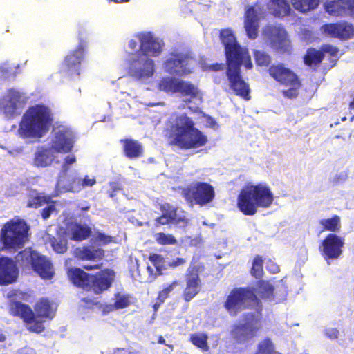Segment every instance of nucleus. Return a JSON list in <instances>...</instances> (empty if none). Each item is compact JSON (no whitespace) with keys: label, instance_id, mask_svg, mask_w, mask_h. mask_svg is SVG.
Listing matches in <instances>:
<instances>
[{"label":"nucleus","instance_id":"15","mask_svg":"<svg viewBox=\"0 0 354 354\" xmlns=\"http://www.w3.org/2000/svg\"><path fill=\"white\" fill-rule=\"evenodd\" d=\"M86 44L82 33H79V44L70 52L62 64V71L69 77L80 75L81 63L84 58Z\"/></svg>","mask_w":354,"mask_h":354},{"label":"nucleus","instance_id":"45","mask_svg":"<svg viewBox=\"0 0 354 354\" xmlns=\"http://www.w3.org/2000/svg\"><path fill=\"white\" fill-rule=\"evenodd\" d=\"M272 1L277 6L275 8V12L279 17H284L290 14V8L286 0H272Z\"/></svg>","mask_w":354,"mask_h":354},{"label":"nucleus","instance_id":"24","mask_svg":"<svg viewBox=\"0 0 354 354\" xmlns=\"http://www.w3.org/2000/svg\"><path fill=\"white\" fill-rule=\"evenodd\" d=\"M155 71V63L148 56L139 53L138 58L133 59L129 67V72L132 76L141 79L151 77Z\"/></svg>","mask_w":354,"mask_h":354},{"label":"nucleus","instance_id":"27","mask_svg":"<svg viewBox=\"0 0 354 354\" xmlns=\"http://www.w3.org/2000/svg\"><path fill=\"white\" fill-rule=\"evenodd\" d=\"M324 6L326 12L335 17L342 16L346 11L354 15V0H327Z\"/></svg>","mask_w":354,"mask_h":354},{"label":"nucleus","instance_id":"51","mask_svg":"<svg viewBox=\"0 0 354 354\" xmlns=\"http://www.w3.org/2000/svg\"><path fill=\"white\" fill-rule=\"evenodd\" d=\"M321 50L324 53V55H325V53L329 54L333 57H337L339 51L337 47L328 44H323L321 46Z\"/></svg>","mask_w":354,"mask_h":354},{"label":"nucleus","instance_id":"30","mask_svg":"<svg viewBox=\"0 0 354 354\" xmlns=\"http://www.w3.org/2000/svg\"><path fill=\"white\" fill-rule=\"evenodd\" d=\"M124 155L129 159H137L142 156L144 149L142 144L132 138L120 140Z\"/></svg>","mask_w":354,"mask_h":354},{"label":"nucleus","instance_id":"29","mask_svg":"<svg viewBox=\"0 0 354 354\" xmlns=\"http://www.w3.org/2000/svg\"><path fill=\"white\" fill-rule=\"evenodd\" d=\"M53 149L39 147L34 153L32 165L36 167L44 168L51 165L55 160Z\"/></svg>","mask_w":354,"mask_h":354},{"label":"nucleus","instance_id":"61","mask_svg":"<svg viewBox=\"0 0 354 354\" xmlns=\"http://www.w3.org/2000/svg\"><path fill=\"white\" fill-rule=\"evenodd\" d=\"M138 40L131 39L129 42V47L132 50H136L138 47Z\"/></svg>","mask_w":354,"mask_h":354},{"label":"nucleus","instance_id":"8","mask_svg":"<svg viewBox=\"0 0 354 354\" xmlns=\"http://www.w3.org/2000/svg\"><path fill=\"white\" fill-rule=\"evenodd\" d=\"M16 261L24 268H31L42 279H51L54 276L50 261L31 248H26L19 252Z\"/></svg>","mask_w":354,"mask_h":354},{"label":"nucleus","instance_id":"6","mask_svg":"<svg viewBox=\"0 0 354 354\" xmlns=\"http://www.w3.org/2000/svg\"><path fill=\"white\" fill-rule=\"evenodd\" d=\"M30 226L19 216H15L4 223L0 230V243L3 248L17 251L24 248L28 241Z\"/></svg>","mask_w":354,"mask_h":354},{"label":"nucleus","instance_id":"32","mask_svg":"<svg viewBox=\"0 0 354 354\" xmlns=\"http://www.w3.org/2000/svg\"><path fill=\"white\" fill-rule=\"evenodd\" d=\"M319 224L322 227V232L328 231L335 234L342 228L341 218L337 214H334L330 218L320 219Z\"/></svg>","mask_w":354,"mask_h":354},{"label":"nucleus","instance_id":"57","mask_svg":"<svg viewBox=\"0 0 354 354\" xmlns=\"http://www.w3.org/2000/svg\"><path fill=\"white\" fill-rule=\"evenodd\" d=\"M225 64L223 63H214L208 66L209 70L212 71H220L223 70Z\"/></svg>","mask_w":354,"mask_h":354},{"label":"nucleus","instance_id":"23","mask_svg":"<svg viewBox=\"0 0 354 354\" xmlns=\"http://www.w3.org/2000/svg\"><path fill=\"white\" fill-rule=\"evenodd\" d=\"M160 210L162 214L155 219L156 227L169 224L179 225L183 227L187 225L188 219L185 216H178L177 214V208L169 203H165L161 204Z\"/></svg>","mask_w":354,"mask_h":354},{"label":"nucleus","instance_id":"58","mask_svg":"<svg viewBox=\"0 0 354 354\" xmlns=\"http://www.w3.org/2000/svg\"><path fill=\"white\" fill-rule=\"evenodd\" d=\"M277 33V37H279V43L281 44L283 41L284 40V31H283L282 32V30H280V29H278V28H272V33Z\"/></svg>","mask_w":354,"mask_h":354},{"label":"nucleus","instance_id":"63","mask_svg":"<svg viewBox=\"0 0 354 354\" xmlns=\"http://www.w3.org/2000/svg\"><path fill=\"white\" fill-rule=\"evenodd\" d=\"M163 302H160V301H157V302L153 304V310L154 311H157L160 307V306L162 304Z\"/></svg>","mask_w":354,"mask_h":354},{"label":"nucleus","instance_id":"54","mask_svg":"<svg viewBox=\"0 0 354 354\" xmlns=\"http://www.w3.org/2000/svg\"><path fill=\"white\" fill-rule=\"evenodd\" d=\"M109 186L111 190L109 192V194L111 198H113L117 192L122 189L121 185L118 182H111L109 183Z\"/></svg>","mask_w":354,"mask_h":354},{"label":"nucleus","instance_id":"35","mask_svg":"<svg viewBox=\"0 0 354 354\" xmlns=\"http://www.w3.org/2000/svg\"><path fill=\"white\" fill-rule=\"evenodd\" d=\"M324 58V53L314 48H309L304 57V64L308 66H317L321 64Z\"/></svg>","mask_w":354,"mask_h":354},{"label":"nucleus","instance_id":"55","mask_svg":"<svg viewBox=\"0 0 354 354\" xmlns=\"http://www.w3.org/2000/svg\"><path fill=\"white\" fill-rule=\"evenodd\" d=\"M186 263V260L181 257H178L176 259H174L169 263V266L172 268H176L182 265H184Z\"/></svg>","mask_w":354,"mask_h":354},{"label":"nucleus","instance_id":"44","mask_svg":"<svg viewBox=\"0 0 354 354\" xmlns=\"http://www.w3.org/2000/svg\"><path fill=\"white\" fill-rule=\"evenodd\" d=\"M149 259L159 274H162V271L166 270L165 259L162 255L155 253L151 254L149 255Z\"/></svg>","mask_w":354,"mask_h":354},{"label":"nucleus","instance_id":"47","mask_svg":"<svg viewBox=\"0 0 354 354\" xmlns=\"http://www.w3.org/2000/svg\"><path fill=\"white\" fill-rule=\"evenodd\" d=\"M178 285V281L177 280H174L170 284L165 286L161 290L158 292L156 300L160 301V302H165V301L169 297V294Z\"/></svg>","mask_w":354,"mask_h":354},{"label":"nucleus","instance_id":"17","mask_svg":"<svg viewBox=\"0 0 354 354\" xmlns=\"http://www.w3.org/2000/svg\"><path fill=\"white\" fill-rule=\"evenodd\" d=\"M75 139V134L71 128L58 126L54 130L51 147L57 153H69L73 150Z\"/></svg>","mask_w":354,"mask_h":354},{"label":"nucleus","instance_id":"21","mask_svg":"<svg viewBox=\"0 0 354 354\" xmlns=\"http://www.w3.org/2000/svg\"><path fill=\"white\" fill-rule=\"evenodd\" d=\"M115 272L111 269H104L91 275L88 291L96 295L102 294L111 288L114 279Z\"/></svg>","mask_w":354,"mask_h":354},{"label":"nucleus","instance_id":"40","mask_svg":"<svg viewBox=\"0 0 354 354\" xmlns=\"http://www.w3.org/2000/svg\"><path fill=\"white\" fill-rule=\"evenodd\" d=\"M250 274L255 278H261L263 275V259L260 255L254 257Z\"/></svg>","mask_w":354,"mask_h":354},{"label":"nucleus","instance_id":"37","mask_svg":"<svg viewBox=\"0 0 354 354\" xmlns=\"http://www.w3.org/2000/svg\"><path fill=\"white\" fill-rule=\"evenodd\" d=\"M291 3L296 10L304 13L316 9L319 0H291Z\"/></svg>","mask_w":354,"mask_h":354},{"label":"nucleus","instance_id":"34","mask_svg":"<svg viewBox=\"0 0 354 354\" xmlns=\"http://www.w3.org/2000/svg\"><path fill=\"white\" fill-rule=\"evenodd\" d=\"M34 192H35V194H30L29 195L26 205L27 207L37 209L46 204L55 203V202L52 201L50 196L37 193L36 191H34Z\"/></svg>","mask_w":354,"mask_h":354},{"label":"nucleus","instance_id":"19","mask_svg":"<svg viewBox=\"0 0 354 354\" xmlns=\"http://www.w3.org/2000/svg\"><path fill=\"white\" fill-rule=\"evenodd\" d=\"M229 89L236 95L248 101L251 99L249 84L244 80L241 69L225 71Z\"/></svg>","mask_w":354,"mask_h":354},{"label":"nucleus","instance_id":"43","mask_svg":"<svg viewBox=\"0 0 354 354\" xmlns=\"http://www.w3.org/2000/svg\"><path fill=\"white\" fill-rule=\"evenodd\" d=\"M49 242L53 250L57 253L63 254L68 249L67 242L65 239L51 236L49 238Z\"/></svg>","mask_w":354,"mask_h":354},{"label":"nucleus","instance_id":"59","mask_svg":"<svg viewBox=\"0 0 354 354\" xmlns=\"http://www.w3.org/2000/svg\"><path fill=\"white\" fill-rule=\"evenodd\" d=\"M76 162V157L75 155L67 156L64 159V166L72 165Z\"/></svg>","mask_w":354,"mask_h":354},{"label":"nucleus","instance_id":"18","mask_svg":"<svg viewBox=\"0 0 354 354\" xmlns=\"http://www.w3.org/2000/svg\"><path fill=\"white\" fill-rule=\"evenodd\" d=\"M344 245L343 238L335 233H330L322 240L319 252L327 261L338 259L342 254Z\"/></svg>","mask_w":354,"mask_h":354},{"label":"nucleus","instance_id":"5","mask_svg":"<svg viewBox=\"0 0 354 354\" xmlns=\"http://www.w3.org/2000/svg\"><path fill=\"white\" fill-rule=\"evenodd\" d=\"M220 39L225 47L226 70L241 69L242 65H244L246 69L252 68L253 64L248 50L241 46L231 30H221Z\"/></svg>","mask_w":354,"mask_h":354},{"label":"nucleus","instance_id":"20","mask_svg":"<svg viewBox=\"0 0 354 354\" xmlns=\"http://www.w3.org/2000/svg\"><path fill=\"white\" fill-rule=\"evenodd\" d=\"M135 37L140 43L138 53L148 57H158L162 51L163 43L150 32L137 33Z\"/></svg>","mask_w":354,"mask_h":354},{"label":"nucleus","instance_id":"28","mask_svg":"<svg viewBox=\"0 0 354 354\" xmlns=\"http://www.w3.org/2000/svg\"><path fill=\"white\" fill-rule=\"evenodd\" d=\"M73 256L81 261H101L105 257V251L100 248H94L89 245H84L75 248Z\"/></svg>","mask_w":354,"mask_h":354},{"label":"nucleus","instance_id":"7","mask_svg":"<svg viewBox=\"0 0 354 354\" xmlns=\"http://www.w3.org/2000/svg\"><path fill=\"white\" fill-rule=\"evenodd\" d=\"M270 76L280 85L287 87L281 91L283 96L288 99L296 98L301 87V82L297 74L283 63L274 64L268 70Z\"/></svg>","mask_w":354,"mask_h":354},{"label":"nucleus","instance_id":"41","mask_svg":"<svg viewBox=\"0 0 354 354\" xmlns=\"http://www.w3.org/2000/svg\"><path fill=\"white\" fill-rule=\"evenodd\" d=\"M274 346L270 338L266 337L257 345L254 354H273Z\"/></svg>","mask_w":354,"mask_h":354},{"label":"nucleus","instance_id":"31","mask_svg":"<svg viewBox=\"0 0 354 354\" xmlns=\"http://www.w3.org/2000/svg\"><path fill=\"white\" fill-rule=\"evenodd\" d=\"M72 283L77 287L88 292L91 275L80 268H73L68 272Z\"/></svg>","mask_w":354,"mask_h":354},{"label":"nucleus","instance_id":"50","mask_svg":"<svg viewBox=\"0 0 354 354\" xmlns=\"http://www.w3.org/2000/svg\"><path fill=\"white\" fill-rule=\"evenodd\" d=\"M115 297L116 299L113 304L115 310L123 309L130 305L131 301L129 295H120V294H117Z\"/></svg>","mask_w":354,"mask_h":354},{"label":"nucleus","instance_id":"4","mask_svg":"<svg viewBox=\"0 0 354 354\" xmlns=\"http://www.w3.org/2000/svg\"><path fill=\"white\" fill-rule=\"evenodd\" d=\"M274 196L270 189L262 184L248 185L241 189L237 196V207L245 216H253L258 207L268 208Z\"/></svg>","mask_w":354,"mask_h":354},{"label":"nucleus","instance_id":"62","mask_svg":"<svg viewBox=\"0 0 354 354\" xmlns=\"http://www.w3.org/2000/svg\"><path fill=\"white\" fill-rule=\"evenodd\" d=\"M115 309L114 305H106L103 310L104 313H108Z\"/></svg>","mask_w":354,"mask_h":354},{"label":"nucleus","instance_id":"46","mask_svg":"<svg viewBox=\"0 0 354 354\" xmlns=\"http://www.w3.org/2000/svg\"><path fill=\"white\" fill-rule=\"evenodd\" d=\"M156 242L161 245H173L177 243L176 239L172 234L159 232L156 234Z\"/></svg>","mask_w":354,"mask_h":354},{"label":"nucleus","instance_id":"2","mask_svg":"<svg viewBox=\"0 0 354 354\" xmlns=\"http://www.w3.org/2000/svg\"><path fill=\"white\" fill-rule=\"evenodd\" d=\"M165 136L170 145L181 149H197L205 146L207 137L195 127L192 118L186 113H174L168 120Z\"/></svg>","mask_w":354,"mask_h":354},{"label":"nucleus","instance_id":"16","mask_svg":"<svg viewBox=\"0 0 354 354\" xmlns=\"http://www.w3.org/2000/svg\"><path fill=\"white\" fill-rule=\"evenodd\" d=\"M194 59L188 54L173 53L165 62L164 67L169 73L185 76L192 71Z\"/></svg>","mask_w":354,"mask_h":354},{"label":"nucleus","instance_id":"11","mask_svg":"<svg viewBox=\"0 0 354 354\" xmlns=\"http://www.w3.org/2000/svg\"><path fill=\"white\" fill-rule=\"evenodd\" d=\"M243 322L232 326L230 335L236 344H244L257 336L261 326L259 319L253 313L243 315Z\"/></svg>","mask_w":354,"mask_h":354},{"label":"nucleus","instance_id":"12","mask_svg":"<svg viewBox=\"0 0 354 354\" xmlns=\"http://www.w3.org/2000/svg\"><path fill=\"white\" fill-rule=\"evenodd\" d=\"M158 89L167 93H179L182 97H188L187 102H189L200 96V90L197 86L189 81L174 77H162L158 83Z\"/></svg>","mask_w":354,"mask_h":354},{"label":"nucleus","instance_id":"9","mask_svg":"<svg viewBox=\"0 0 354 354\" xmlns=\"http://www.w3.org/2000/svg\"><path fill=\"white\" fill-rule=\"evenodd\" d=\"M16 261L24 268H31L42 279H51L54 276L50 261L31 248H26L19 252Z\"/></svg>","mask_w":354,"mask_h":354},{"label":"nucleus","instance_id":"42","mask_svg":"<svg viewBox=\"0 0 354 354\" xmlns=\"http://www.w3.org/2000/svg\"><path fill=\"white\" fill-rule=\"evenodd\" d=\"M253 55L257 65L270 67L272 59L269 54L264 51L254 50Z\"/></svg>","mask_w":354,"mask_h":354},{"label":"nucleus","instance_id":"33","mask_svg":"<svg viewBox=\"0 0 354 354\" xmlns=\"http://www.w3.org/2000/svg\"><path fill=\"white\" fill-rule=\"evenodd\" d=\"M92 233L91 228L80 223H75L71 228V239L75 241H82L87 239Z\"/></svg>","mask_w":354,"mask_h":354},{"label":"nucleus","instance_id":"39","mask_svg":"<svg viewBox=\"0 0 354 354\" xmlns=\"http://www.w3.org/2000/svg\"><path fill=\"white\" fill-rule=\"evenodd\" d=\"M258 27L257 17L255 15H247L245 21V28L249 38L256 39L258 35Z\"/></svg>","mask_w":354,"mask_h":354},{"label":"nucleus","instance_id":"48","mask_svg":"<svg viewBox=\"0 0 354 354\" xmlns=\"http://www.w3.org/2000/svg\"><path fill=\"white\" fill-rule=\"evenodd\" d=\"M64 189L67 192L73 193L80 192L82 190L81 178L72 177L67 183L64 185Z\"/></svg>","mask_w":354,"mask_h":354},{"label":"nucleus","instance_id":"26","mask_svg":"<svg viewBox=\"0 0 354 354\" xmlns=\"http://www.w3.org/2000/svg\"><path fill=\"white\" fill-rule=\"evenodd\" d=\"M20 98L19 92L14 88L9 89L7 95L0 100V109L10 118L19 115L18 109Z\"/></svg>","mask_w":354,"mask_h":354},{"label":"nucleus","instance_id":"22","mask_svg":"<svg viewBox=\"0 0 354 354\" xmlns=\"http://www.w3.org/2000/svg\"><path fill=\"white\" fill-rule=\"evenodd\" d=\"M320 30L323 34L340 40H348L354 36V26L345 21L324 24Z\"/></svg>","mask_w":354,"mask_h":354},{"label":"nucleus","instance_id":"10","mask_svg":"<svg viewBox=\"0 0 354 354\" xmlns=\"http://www.w3.org/2000/svg\"><path fill=\"white\" fill-rule=\"evenodd\" d=\"M259 304L260 301L252 288H234L227 295L223 306L230 315L236 316L239 313L248 308V303Z\"/></svg>","mask_w":354,"mask_h":354},{"label":"nucleus","instance_id":"13","mask_svg":"<svg viewBox=\"0 0 354 354\" xmlns=\"http://www.w3.org/2000/svg\"><path fill=\"white\" fill-rule=\"evenodd\" d=\"M182 196L187 203L203 207L214 200L215 191L211 184L197 181L183 188Z\"/></svg>","mask_w":354,"mask_h":354},{"label":"nucleus","instance_id":"14","mask_svg":"<svg viewBox=\"0 0 354 354\" xmlns=\"http://www.w3.org/2000/svg\"><path fill=\"white\" fill-rule=\"evenodd\" d=\"M204 270L203 264L191 262L185 274V286L182 292V298L185 301L189 302L200 292L201 289L200 273Z\"/></svg>","mask_w":354,"mask_h":354},{"label":"nucleus","instance_id":"60","mask_svg":"<svg viewBox=\"0 0 354 354\" xmlns=\"http://www.w3.org/2000/svg\"><path fill=\"white\" fill-rule=\"evenodd\" d=\"M102 263L95 264V265H86L84 266L83 268L86 270H94L100 269L102 267Z\"/></svg>","mask_w":354,"mask_h":354},{"label":"nucleus","instance_id":"53","mask_svg":"<svg viewBox=\"0 0 354 354\" xmlns=\"http://www.w3.org/2000/svg\"><path fill=\"white\" fill-rule=\"evenodd\" d=\"M48 205L46 207H44L41 212V217L46 220L48 218L53 212L55 211V206L54 203L52 204H48Z\"/></svg>","mask_w":354,"mask_h":354},{"label":"nucleus","instance_id":"25","mask_svg":"<svg viewBox=\"0 0 354 354\" xmlns=\"http://www.w3.org/2000/svg\"><path fill=\"white\" fill-rule=\"evenodd\" d=\"M18 277L15 262L10 257H0V285L6 286L15 282Z\"/></svg>","mask_w":354,"mask_h":354},{"label":"nucleus","instance_id":"64","mask_svg":"<svg viewBox=\"0 0 354 354\" xmlns=\"http://www.w3.org/2000/svg\"><path fill=\"white\" fill-rule=\"evenodd\" d=\"M158 342L161 344L167 345L165 338L161 335L158 337Z\"/></svg>","mask_w":354,"mask_h":354},{"label":"nucleus","instance_id":"56","mask_svg":"<svg viewBox=\"0 0 354 354\" xmlns=\"http://www.w3.org/2000/svg\"><path fill=\"white\" fill-rule=\"evenodd\" d=\"M326 335L330 339H335L338 337L339 330L336 328L328 329L326 331Z\"/></svg>","mask_w":354,"mask_h":354},{"label":"nucleus","instance_id":"52","mask_svg":"<svg viewBox=\"0 0 354 354\" xmlns=\"http://www.w3.org/2000/svg\"><path fill=\"white\" fill-rule=\"evenodd\" d=\"M96 184V179L93 176L90 178L88 176H85L84 178H81L82 190L86 187H91Z\"/></svg>","mask_w":354,"mask_h":354},{"label":"nucleus","instance_id":"1","mask_svg":"<svg viewBox=\"0 0 354 354\" xmlns=\"http://www.w3.org/2000/svg\"><path fill=\"white\" fill-rule=\"evenodd\" d=\"M8 312L14 317L19 318L26 326L28 331L41 333L44 331L45 326L41 319H53L55 312L50 301L47 298H41L35 305V312L31 307L21 301H28L30 295L18 290L8 292Z\"/></svg>","mask_w":354,"mask_h":354},{"label":"nucleus","instance_id":"36","mask_svg":"<svg viewBox=\"0 0 354 354\" xmlns=\"http://www.w3.org/2000/svg\"><path fill=\"white\" fill-rule=\"evenodd\" d=\"M254 292L259 295V297L263 299H268L273 296L274 287L268 281L265 280H259L256 283V288H252Z\"/></svg>","mask_w":354,"mask_h":354},{"label":"nucleus","instance_id":"3","mask_svg":"<svg viewBox=\"0 0 354 354\" xmlns=\"http://www.w3.org/2000/svg\"><path fill=\"white\" fill-rule=\"evenodd\" d=\"M53 122L50 109L44 104H36L25 112L18 131L23 138H40L49 131Z\"/></svg>","mask_w":354,"mask_h":354},{"label":"nucleus","instance_id":"49","mask_svg":"<svg viewBox=\"0 0 354 354\" xmlns=\"http://www.w3.org/2000/svg\"><path fill=\"white\" fill-rule=\"evenodd\" d=\"M92 240L95 244L98 245H106L113 241V237L97 232Z\"/></svg>","mask_w":354,"mask_h":354},{"label":"nucleus","instance_id":"38","mask_svg":"<svg viewBox=\"0 0 354 354\" xmlns=\"http://www.w3.org/2000/svg\"><path fill=\"white\" fill-rule=\"evenodd\" d=\"M207 340L208 336L204 333H195L192 334L189 337V342L203 351H207L209 348Z\"/></svg>","mask_w":354,"mask_h":354}]
</instances>
